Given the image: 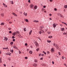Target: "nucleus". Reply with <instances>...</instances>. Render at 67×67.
I'll list each match as a JSON object with an SVG mask.
<instances>
[{
    "label": "nucleus",
    "mask_w": 67,
    "mask_h": 67,
    "mask_svg": "<svg viewBox=\"0 0 67 67\" xmlns=\"http://www.w3.org/2000/svg\"><path fill=\"white\" fill-rule=\"evenodd\" d=\"M51 52H52V53H53V52H54V48H52L51 49Z\"/></svg>",
    "instance_id": "f257e3e1"
},
{
    "label": "nucleus",
    "mask_w": 67,
    "mask_h": 67,
    "mask_svg": "<svg viewBox=\"0 0 67 67\" xmlns=\"http://www.w3.org/2000/svg\"><path fill=\"white\" fill-rule=\"evenodd\" d=\"M40 31L38 33L39 34H41V33H42V32H41V31H43V32H44V31L42 30V29H40Z\"/></svg>",
    "instance_id": "f03ea898"
},
{
    "label": "nucleus",
    "mask_w": 67,
    "mask_h": 67,
    "mask_svg": "<svg viewBox=\"0 0 67 67\" xmlns=\"http://www.w3.org/2000/svg\"><path fill=\"white\" fill-rule=\"evenodd\" d=\"M35 44H36L37 46H38V44L37 43V42L36 41H35Z\"/></svg>",
    "instance_id": "7ed1b4c3"
},
{
    "label": "nucleus",
    "mask_w": 67,
    "mask_h": 67,
    "mask_svg": "<svg viewBox=\"0 0 67 67\" xmlns=\"http://www.w3.org/2000/svg\"><path fill=\"white\" fill-rule=\"evenodd\" d=\"M30 8H33V7H34V5L32 4H31L30 5Z\"/></svg>",
    "instance_id": "20e7f679"
},
{
    "label": "nucleus",
    "mask_w": 67,
    "mask_h": 67,
    "mask_svg": "<svg viewBox=\"0 0 67 67\" xmlns=\"http://www.w3.org/2000/svg\"><path fill=\"white\" fill-rule=\"evenodd\" d=\"M13 48H14L16 49H18V48H17V47H16V46H13Z\"/></svg>",
    "instance_id": "39448f33"
},
{
    "label": "nucleus",
    "mask_w": 67,
    "mask_h": 67,
    "mask_svg": "<svg viewBox=\"0 0 67 67\" xmlns=\"http://www.w3.org/2000/svg\"><path fill=\"white\" fill-rule=\"evenodd\" d=\"M14 15V16H17L18 15H17L16 14H15L14 13H12Z\"/></svg>",
    "instance_id": "423d86ee"
},
{
    "label": "nucleus",
    "mask_w": 67,
    "mask_h": 67,
    "mask_svg": "<svg viewBox=\"0 0 67 67\" xmlns=\"http://www.w3.org/2000/svg\"><path fill=\"white\" fill-rule=\"evenodd\" d=\"M37 64H36V63H34L33 65L34 66H35V67H36V66H37Z\"/></svg>",
    "instance_id": "0eeeda50"
},
{
    "label": "nucleus",
    "mask_w": 67,
    "mask_h": 67,
    "mask_svg": "<svg viewBox=\"0 0 67 67\" xmlns=\"http://www.w3.org/2000/svg\"><path fill=\"white\" fill-rule=\"evenodd\" d=\"M56 25H55V23H54V24L53 25V27L55 28V27H56Z\"/></svg>",
    "instance_id": "6e6552de"
},
{
    "label": "nucleus",
    "mask_w": 67,
    "mask_h": 67,
    "mask_svg": "<svg viewBox=\"0 0 67 67\" xmlns=\"http://www.w3.org/2000/svg\"><path fill=\"white\" fill-rule=\"evenodd\" d=\"M5 39H4V40L5 41H7L8 40V38H5V37H4Z\"/></svg>",
    "instance_id": "1a4fd4ad"
},
{
    "label": "nucleus",
    "mask_w": 67,
    "mask_h": 67,
    "mask_svg": "<svg viewBox=\"0 0 67 67\" xmlns=\"http://www.w3.org/2000/svg\"><path fill=\"white\" fill-rule=\"evenodd\" d=\"M29 53H30V54H32L33 52H32V51H29Z\"/></svg>",
    "instance_id": "9d476101"
},
{
    "label": "nucleus",
    "mask_w": 67,
    "mask_h": 67,
    "mask_svg": "<svg viewBox=\"0 0 67 67\" xmlns=\"http://www.w3.org/2000/svg\"><path fill=\"white\" fill-rule=\"evenodd\" d=\"M3 5H4V7H7V5L3 3Z\"/></svg>",
    "instance_id": "9b49d317"
},
{
    "label": "nucleus",
    "mask_w": 67,
    "mask_h": 67,
    "mask_svg": "<svg viewBox=\"0 0 67 67\" xmlns=\"http://www.w3.org/2000/svg\"><path fill=\"white\" fill-rule=\"evenodd\" d=\"M24 15H25V16H26V15H27V13H25V12L24 13Z\"/></svg>",
    "instance_id": "f8f14e48"
},
{
    "label": "nucleus",
    "mask_w": 67,
    "mask_h": 67,
    "mask_svg": "<svg viewBox=\"0 0 67 67\" xmlns=\"http://www.w3.org/2000/svg\"><path fill=\"white\" fill-rule=\"evenodd\" d=\"M33 22H36V23H38V21L35 20Z\"/></svg>",
    "instance_id": "ddd939ff"
},
{
    "label": "nucleus",
    "mask_w": 67,
    "mask_h": 67,
    "mask_svg": "<svg viewBox=\"0 0 67 67\" xmlns=\"http://www.w3.org/2000/svg\"><path fill=\"white\" fill-rule=\"evenodd\" d=\"M2 16H4V13H2L1 14Z\"/></svg>",
    "instance_id": "4468645a"
},
{
    "label": "nucleus",
    "mask_w": 67,
    "mask_h": 67,
    "mask_svg": "<svg viewBox=\"0 0 67 67\" xmlns=\"http://www.w3.org/2000/svg\"><path fill=\"white\" fill-rule=\"evenodd\" d=\"M10 52H11L12 53H13V49L10 50Z\"/></svg>",
    "instance_id": "2eb2a0df"
},
{
    "label": "nucleus",
    "mask_w": 67,
    "mask_h": 67,
    "mask_svg": "<svg viewBox=\"0 0 67 67\" xmlns=\"http://www.w3.org/2000/svg\"><path fill=\"white\" fill-rule=\"evenodd\" d=\"M32 30H31L30 32H29V35H31V33H32Z\"/></svg>",
    "instance_id": "dca6fc26"
},
{
    "label": "nucleus",
    "mask_w": 67,
    "mask_h": 67,
    "mask_svg": "<svg viewBox=\"0 0 67 67\" xmlns=\"http://www.w3.org/2000/svg\"><path fill=\"white\" fill-rule=\"evenodd\" d=\"M62 29V31H64L65 29H64V28H61Z\"/></svg>",
    "instance_id": "f3484780"
},
{
    "label": "nucleus",
    "mask_w": 67,
    "mask_h": 67,
    "mask_svg": "<svg viewBox=\"0 0 67 67\" xmlns=\"http://www.w3.org/2000/svg\"><path fill=\"white\" fill-rule=\"evenodd\" d=\"M43 53H44V54H45V55H46V52H44V51H43Z\"/></svg>",
    "instance_id": "a211bd4d"
},
{
    "label": "nucleus",
    "mask_w": 67,
    "mask_h": 67,
    "mask_svg": "<svg viewBox=\"0 0 67 67\" xmlns=\"http://www.w3.org/2000/svg\"><path fill=\"white\" fill-rule=\"evenodd\" d=\"M37 8V6H35V9H36Z\"/></svg>",
    "instance_id": "6ab92c4d"
},
{
    "label": "nucleus",
    "mask_w": 67,
    "mask_h": 67,
    "mask_svg": "<svg viewBox=\"0 0 67 67\" xmlns=\"http://www.w3.org/2000/svg\"><path fill=\"white\" fill-rule=\"evenodd\" d=\"M24 31H26V29L25 28H24Z\"/></svg>",
    "instance_id": "aec40b11"
},
{
    "label": "nucleus",
    "mask_w": 67,
    "mask_h": 67,
    "mask_svg": "<svg viewBox=\"0 0 67 67\" xmlns=\"http://www.w3.org/2000/svg\"><path fill=\"white\" fill-rule=\"evenodd\" d=\"M47 42H48V43H51V41H49V40H47Z\"/></svg>",
    "instance_id": "412c9836"
},
{
    "label": "nucleus",
    "mask_w": 67,
    "mask_h": 67,
    "mask_svg": "<svg viewBox=\"0 0 67 67\" xmlns=\"http://www.w3.org/2000/svg\"><path fill=\"white\" fill-rule=\"evenodd\" d=\"M10 3H11V4H13V1H11V2H10Z\"/></svg>",
    "instance_id": "4be33fe9"
},
{
    "label": "nucleus",
    "mask_w": 67,
    "mask_h": 67,
    "mask_svg": "<svg viewBox=\"0 0 67 67\" xmlns=\"http://www.w3.org/2000/svg\"><path fill=\"white\" fill-rule=\"evenodd\" d=\"M10 44L11 45H12V44H13V42H11L10 43Z\"/></svg>",
    "instance_id": "5701e85b"
},
{
    "label": "nucleus",
    "mask_w": 67,
    "mask_h": 67,
    "mask_svg": "<svg viewBox=\"0 0 67 67\" xmlns=\"http://www.w3.org/2000/svg\"><path fill=\"white\" fill-rule=\"evenodd\" d=\"M4 23H2L1 24V25H4Z\"/></svg>",
    "instance_id": "b1692460"
},
{
    "label": "nucleus",
    "mask_w": 67,
    "mask_h": 67,
    "mask_svg": "<svg viewBox=\"0 0 67 67\" xmlns=\"http://www.w3.org/2000/svg\"><path fill=\"white\" fill-rule=\"evenodd\" d=\"M35 63H37V60H35Z\"/></svg>",
    "instance_id": "393cba45"
},
{
    "label": "nucleus",
    "mask_w": 67,
    "mask_h": 67,
    "mask_svg": "<svg viewBox=\"0 0 67 67\" xmlns=\"http://www.w3.org/2000/svg\"><path fill=\"white\" fill-rule=\"evenodd\" d=\"M66 34H67V32L66 33L64 32V33H63V35H66Z\"/></svg>",
    "instance_id": "a878e982"
},
{
    "label": "nucleus",
    "mask_w": 67,
    "mask_h": 67,
    "mask_svg": "<svg viewBox=\"0 0 67 67\" xmlns=\"http://www.w3.org/2000/svg\"><path fill=\"white\" fill-rule=\"evenodd\" d=\"M7 48H3V49H7Z\"/></svg>",
    "instance_id": "bb28decb"
},
{
    "label": "nucleus",
    "mask_w": 67,
    "mask_h": 67,
    "mask_svg": "<svg viewBox=\"0 0 67 67\" xmlns=\"http://www.w3.org/2000/svg\"><path fill=\"white\" fill-rule=\"evenodd\" d=\"M64 8H67V5H65L64 6Z\"/></svg>",
    "instance_id": "cd10ccee"
},
{
    "label": "nucleus",
    "mask_w": 67,
    "mask_h": 67,
    "mask_svg": "<svg viewBox=\"0 0 67 67\" xmlns=\"http://www.w3.org/2000/svg\"><path fill=\"white\" fill-rule=\"evenodd\" d=\"M25 21H26V22H28V20L27 19H26L25 20Z\"/></svg>",
    "instance_id": "c85d7f7f"
},
{
    "label": "nucleus",
    "mask_w": 67,
    "mask_h": 67,
    "mask_svg": "<svg viewBox=\"0 0 67 67\" xmlns=\"http://www.w3.org/2000/svg\"><path fill=\"white\" fill-rule=\"evenodd\" d=\"M16 33H17V34H20V32L19 31H17Z\"/></svg>",
    "instance_id": "c756f323"
},
{
    "label": "nucleus",
    "mask_w": 67,
    "mask_h": 67,
    "mask_svg": "<svg viewBox=\"0 0 67 67\" xmlns=\"http://www.w3.org/2000/svg\"><path fill=\"white\" fill-rule=\"evenodd\" d=\"M52 36H49V37H49V38H52Z\"/></svg>",
    "instance_id": "7c9ffc66"
},
{
    "label": "nucleus",
    "mask_w": 67,
    "mask_h": 67,
    "mask_svg": "<svg viewBox=\"0 0 67 67\" xmlns=\"http://www.w3.org/2000/svg\"><path fill=\"white\" fill-rule=\"evenodd\" d=\"M41 28L42 29L43 28H44V26H41Z\"/></svg>",
    "instance_id": "2f4dec72"
},
{
    "label": "nucleus",
    "mask_w": 67,
    "mask_h": 67,
    "mask_svg": "<svg viewBox=\"0 0 67 67\" xmlns=\"http://www.w3.org/2000/svg\"><path fill=\"white\" fill-rule=\"evenodd\" d=\"M42 65L43 66H45V64H42Z\"/></svg>",
    "instance_id": "473e14b6"
},
{
    "label": "nucleus",
    "mask_w": 67,
    "mask_h": 67,
    "mask_svg": "<svg viewBox=\"0 0 67 67\" xmlns=\"http://www.w3.org/2000/svg\"><path fill=\"white\" fill-rule=\"evenodd\" d=\"M60 17H62V18H63V16H62V14H60Z\"/></svg>",
    "instance_id": "72a5a7b5"
},
{
    "label": "nucleus",
    "mask_w": 67,
    "mask_h": 67,
    "mask_svg": "<svg viewBox=\"0 0 67 67\" xmlns=\"http://www.w3.org/2000/svg\"><path fill=\"white\" fill-rule=\"evenodd\" d=\"M39 50V48H38L37 49H36V51H38Z\"/></svg>",
    "instance_id": "f704fd0d"
},
{
    "label": "nucleus",
    "mask_w": 67,
    "mask_h": 67,
    "mask_svg": "<svg viewBox=\"0 0 67 67\" xmlns=\"http://www.w3.org/2000/svg\"><path fill=\"white\" fill-rule=\"evenodd\" d=\"M9 30H10L11 29V28H8Z\"/></svg>",
    "instance_id": "c9c22d12"
},
{
    "label": "nucleus",
    "mask_w": 67,
    "mask_h": 67,
    "mask_svg": "<svg viewBox=\"0 0 67 67\" xmlns=\"http://www.w3.org/2000/svg\"><path fill=\"white\" fill-rule=\"evenodd\" d=\"M54 11H57V9L55 8L54 9Z\"/></svg>",
    "instance_id": "e433bc0d"
},
{
    "label": "nucleus",
    "mask_w": 67,
    "mask_h": 67,
    "mask_svg": "<svg viewBox=\"0 0 67 67\" xmlns=\"http://www.w3.org/2000/svg\"><path fill=\"white\" fill-rule=\"evenodd\" d=\"M8 55H10V52H9L8 54Z\"/></svg>",
    "instance_id": "4c0bfd02"
},
{
    "label": "nucleus",
    "mask_w": 67,
    "mask_h": 67,
    "mask_svg": "<svg viewBox=\"0 0 67 67\" xmlns=\"http://www.w3.org/2000/svg\"><path fill=\"white\" fill-rule=\"evenodd\" d=\"M9 33H12V31H10L9 32Z\"/></svg>",
    "instance_id": "58836bf2"
},
{
    "label": "nucleus",
    "mask_w": 67,
    "mask_h": 67,
    "mask_svg": "<svg viewBox=\"0 0 67 67\" xmlns=\"http://www.w3.org/2000/svg\"><path fill=\"white\" fill-rule=\"evenodd\" d=\"M15 39H13V42H15Z\"/></svg>",
    "instance_id": "ea45409f"
},
{
    "label": "nucleus",
    "mask_w": 67,
    "mask_h": 67,
    "mask_svg": "<svg viewBox=\"0 0 67 67\" xmlns=\"http://www.w3.org/2000/svg\"><path fill=\"white\" fill-rule=\"evenodd\" d=\"M64 64V66H66V67H67V65L66 64Z\"/></svg>",
    "instance_id": "a19ab883"
},
{
    "label": "nucleus",
    "mask_w": 67,
    "mask_h": 67,
    "mask_svg": "<svg viewBox=\"0 0 67 67\" xmlns=\"http://www.w3.org/2000/svg\"><path fill=\"white\" fill-rule=\"evenodd\" d=\"M13 35H14V36H15V33H14L13 34Z\"/></svg>",
    "instance_id": "79ce46f5"
},
{
    "label": "nucleus",
    "mask_w": 67,
    "mask_h": 67,
    "mask_svg": "<svg viewBox=\"0 0 67 67\" xmlns=\"http://www.w3.org/2000/svg\"><path fill=\"white\" fill-rule=\"evenodd\" d=\"M55 47L57 48H58V46H57V45L56 44V45L55 46Z\"/></svg>",
    "instance_id": "37998d69"
},
{
    "label": "nucleus",
    "mask_w": 67,
    "mask_h": 67,
    "mask_svg": "<svg viewBox=\"0 0 67 67\" xmlns=\"http://www.w3.org/2000/svg\"><path fill=\"white\" fill-rule=\"evenodd\" d=\"M64 24L66 25V26H67V24L66 23H64Z\"/></svg>",
    "instance_id": "c03bdc74"
},
{
    "label": "nucleus",
    "mask_w": 67,
    "mask_h": 67,
    "mask_svg": "<svg viewBox=\"0 0 67 67\" xmlns=\"http://www.w3.org/2000/svg\"><path fill=\"white\" fill-rule=\"evenodd\" d=\"M12 38H15V37H14V36H13L12 37Z\"/></svg>",
    "instance_id": "a18cd8bd"
},
{
    "label": "nucleus",
    "mask_w": 67,
    "mask_h": 67,
    "mask_svg": "<svg viewBox=\"0 0 67 67\" xmlns=\"http://www.w3.org/2000/svg\"><path fill=\"white\" fill-rule=\"evenodd\" d=\"M25 59H27V57H25Z\"/></svg>",
    "instance_id": "49530a36"
},
{
    "label": "nucleus",
    "mask_w": 67,
    "mask_h": 67,
    "mask_svg": "<svg viewBox=\"0 0 67 67\" xmlns=\"http://www.w3.org/2000/svg\"><path fill=\"white\" fill-rule=\"evenodd\" d=\"M9 23H10V24H11L12 23V22L9 21Z\"/></svg>",
    "instance_id": "de8ad7c7"
},
{
    "label": "nucleus",
    "mask_w": 67,
    "mask_h": 67,
    "mask_svg": "<svg viewBox=\"0 0 67 67\" xmlns=\"http://www.w3.org/2000/svg\"><path fill=\"white\" fill-rule=\"evenodd\" d=\"M43 57L41 58H40L41 60H43Z\"/></svg>",
    "instance_id": "09e8293b"
},
{
    "label": "nucleus",
    "mask_w": 67,
    "mask_h": 67,
    "mask_svg": "<svg viewBox=\"0 0 67 67\" xmlns=\"http://www.w3.org/2000/svg\"><path fill=\"white\" fill-rule=\"evenodd\" d=\"M8 60H11V59L10 58H8Z\"/></svg>",
    "instance_id": "8fccbe9b"
},
{
    "label": "nucleus",
    "mask_w": 67,
    "mask_h": 67,
    "mask_svg": "<svg viewBox=\"0 0 67 67\" xmlns=\"http://www.w3.org/2000/svg\"><path fill=\"white\" fill-rule=\"evenodd\" d=\"M28 2H29V3H30V2H30V0H29L28 1Z\"/></svg>",
    "instance_id": "3c124183"
},
{
    "label": "nucleus",
    "mask_w": 67,
    "mask_h": 67,
    "mask_svg": "<svg viewBox=\"0 0 67 67\" xmlns=\"http://www.w3.org/2000/svg\"><path fill=\"white\" fill-rule=\"evenodd\" d=\"M43 8H46V6H43Z\"/></svg>",
    "instance_id": "603ef678"
},
{
    "label": "nucleus",
    "mask_w": 67,
    "mask_h": 67,
    "mask_svg": "<svg viewBox=\"0 0 67 67\" xmlns=\"http://www.w3.org/2000/svg\"><path fill=\"white\" fill-rule=\"evenodd\" d=\"M48 34H51V32H48Z\"/></svg>",
    "instance_id": "864d4df0"
},
{
    "label": "nucleus",
    "mask_w": 67,
    "mask_h": 67,
    "mask_svg": "<svg viewBox=\"0 0 67 67\" xmlns=\"http://www.w3.org/2000/svg\"><path fill=\"white\" fill-rule=\"evenodd\" d=\"M52 63L53 64H54V62L53 61L52 62Z\"/></svg>",
    "instance_id": "5fc2aeb1"
},
{
    "label": "nucleus",
    "mask_w": 67,
    "mask_h": 67,
    "mask_svg": "<svg viewBox=\"0 0 67 67\" xmlns=\"http://www.w3.org/2000/svg\"><path fill=\"white\" fill-rule=\"evenodd\" d=\"M25 46H27V43H26L25 44Z\"/></svg>",
    "instance_id": "6e6d98bb"
},
{
    "label": "nucleus",
    "mask_w": 67,
    "mask_h": 67,
    "mask_svg": "<svg viewBox=\"0 0 67 67\" xmlns=\"http://www.w3.org/2000/svg\"><path fill=\"white\" fill-rule=\"evenodd\" d=\"M4 66H5V67L6 66V65L4 64Z\"/></svg>",
    "instance_id": "4d7b16f0"
},
{
    "label": "nucleus",
    "mask_w": 67,
    "mask_h": 67,
    "mask_svg": "<svg viewBox=\"0 0 67 67\" xmlns=\"http://www.w3.org/2000/svg\"><path fill=\"white\" fill-rule=\"evenodd\" d=\"M47 53L48 54H49V51H47Z\"/></svg>",
    "instance_id": "13d9d810"
},
{
    "label": "nucleus",
    "mask_w": 67,
    "mask_h": 67,
    "mask_svg": "<svg viewBox=\"0 0 67 67\" xmlns=\"http://www.w3.org/2000/svg\"><path fill=\"white\" fill-rule=\"evenodd\" d=\"M44 55V54H42L41 55V56H43Z\"/></svg>",
    "instance_id": "bf43d9fd"
},
{
    "label": "nucleus",
    "mask_w": 67,
    "mask_h": 67,
    "mask_svg": "<svg viewBox=\"0 0 67 67\" xmlns=\"http://www.w3.org/2000/svg\"><path fill=\"white\" fill-rule=\"evenodd\" d=\"M50 2H52L53 0H50Z\"/></svg>",
    "instance_id": "052dcab7"
},
{
    "label": "nucleus",
    "mask_w": 67,
    "mask_h": 67,
    "mask_svg": "<svg viewBox=\"0 0 67 67\" xmlns=\"http://www.w3.org/2000/svg\"><path fill=\"white\" fill-rule=\"evenodd\" d=\"M41 54H39V56H41Z\"/></svg>",
    "instance_id": "680f3d73"
},
{
    "label": "nucleus",
    "mask_w": 67,
    "mask_h": 67,
    "mask_svg": "<svg viewBox=\"0 0 67 67\" xmlns=\"http://www.w3.org/2000/svg\"><path fill=\"white\" fill-rule=\"evenodd\" d=\"M21 35L20 34H19L18 35V36H21Z\"/></svg>",
    "instance_id": "e2e57ef3"
},
{
    "label": "nucleus",
    "mask_w": 67,
    "mask_h": 67,
    "mask_svg": "<svg viewBox=\"0 0 67 67\" xmlns=\"http://www.w3.org/2000/svg\"><path fill=\"white\" fill-rule=\"evenodd\" d=\"M59 55H60V53L59 52Z\"/></svg>",
    "instance_id": "0e129e2a"
},
{
    "label": "nucleus",
    "mask_w": 67,
    "mask_h": 67,
    "mask_svg": "<svg viewBox=\"0 0 67 67\" xmlns=\"http://www.w3.org/2000/svg\"><path fill=\"white\" fill-rule=\"evenodd\" d=\"M19 54L21 53V52H20V51H19Z\"/></svg>",
    "instance_id": "69168bd1"
},
{
    "label": "nucleus",
    "mask_w": 67,
    "mask_h": 67,
    "mask_svg": "<svg viewBox=\"0 0 67 67\" xmlns=\"http://www.w3.org/2000/svg\"><path fill=\"white\" fill-rule=\"evenodd\" d=\"M50 16H52V14H49V15Z\"/></svg>",
    "instance_id": "338daca9"
},
{
    "label": "nucleus",
    "mask_w": 67,
    "mask_h": 67,
    "mask_svg": "<svg viewBox=\"0 0 67 67\" xmlns=\"http://www.w3.org/2000/svg\"><path fill=\"white\" fill-rule=\"evenodd\" d=\"M0 63H2V61H1V60H0Z\"/></svg>",
    "instance_id": "774afa93"
}]
</instances>
